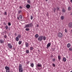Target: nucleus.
<instances>
[{
  "mask_svg": "<svg viewBox=\"0 0 72 72\" xmlns=\"http://www.w3.org/2000/svg\"><path fill=\"white\" fill-rule=\"evenodd\" d=\"M37 40L41 42L42 40H46V37L42 35H41L37 39Z\"/></svg>",
  "mask_w": 72,
  "mask_h": 72,
  "instance_id": "obj_1",
  "label": "nucleus"
},
{
  "mask_svg": "<svg viewBox=\"0 0 72 72\" xmlns=\"http://www.w3.org/2000/svg\"><path fill=\"white\" fill-rule=\"evenodd\" d=\"M33 27V24L32 23H31L30 24L25 25L24 28H29V27L30 28V27Z\"/></svg>",
  "mask_w": 72,
  "mask_h": 72,
  "instance_id": "obj_2",
  "label": "nucleus"
},
{
  "mask_svg": "<svg viewBox=\"0 0 72 72\" xmlns=\"http://www.w3.org/2000/svg\"><path fill=\"white\" fill-rule=\"evenodd\" d=\"M23 68L22 65L21 64H19V72H23Z\"/></svg>",
  "mask_w": 72,
  "mask_h": 72,
  "instance_id": "obj_3",
  "label": "nucleus"
},
{
  "mask_svg": "<svg viewBox=\"0 0 72 72\" xmlns=\"http://www.w3.org/2000/svg\"><path fill=\"white\" fill-rule=\"evenodd\" d=\"M63 36V34L60 32H59L57 33V36L59 38H62Z\"/></svg>",
  "mask_w": 72,
  "mask_h": 72,
  "instance_id": "obj_4",
  "label": "nucleus"
},
{
  "mask_svg": "<svg viewBox=\"0 0 72 72\" xmlns=\"http://www.w3.org/2000/svg\"><path fill=\"white\" fill-rule=\"evenodd\" d=\"M8 48L9 49H12V45L10 44H8Z\"/></svg>",
  "mask_w": 72,
  "mask_h": 72,
  "instance_id": "obj_5",
  "label": "nucleus"
},
{
  "mask_svg": "<svg viewBox=\"0 0 72 72\" xmlns=\"http://www.w3.org/2000/svg\"><path fill=\"white\" fill-rule=\"evenodd\" d=\"M68 26L69 28H72V23L70 22L68 24Z\"/></svg>",
  "mask_w": 72,
  "mask_h": 72,
  "instance_id": "obj_6",
  "label": "nucleus"
},
{
  "mask_svg": "<svg viewBox=\"0 0 72 72\" xmlns=\"http://www.w3.org/2000/svg\"><path fill=\"white\" fill-rule=\"evenodd\" d=\"M30 7H31V6H30V4H27L26 6V7L27 9H28L30 8Z\"/></svg>",
  "mask_w": 72,
  "mask_h": 72,
  "instance_id": "obj_7",
  "label": "nucleus"
},
{
  "mask_svg": "<svg viewBox=\"0 0 72 72\" xmlns=\"http://www.w3.org/2000/svg\"><path fill=\"white\" fill-rule=\"evenodd\" d=\"M50 45H51V43H49L47 45V48H49L50 46Z\"/></svg>",
  "mask_w": 72,
  "mask_h": 72,
  "instance_id": "obj_8",
  "label": "nucleus"
},
{
  "mask_svg": "<svg viewBox=\"0 0 72 72\" xmlns=\"http://www.w3.org/2000/svg\"><path fill=\"white\" fill-rule=\"evenodd\" d=\"M25 46L26 48H28L29 46V44L27 42H25Z\"/></svg>",
  "mask_w": 72,
  "mask_h": 72,
  "instance_id": "obj_9",
  "label": "nucleus"
},
{
  "mask_svg": "<svg viewBox=\"0 0 72 72\" xmlns=\"http://www.w3.org/2000/svg\"><path fill=\"white\" fill-rule=\"evenodd\" d=\"M5 68L6 70H10V68L8 66L5 67Z\"/></svg>",
  "mask_w": 72,
  "mask_h": 72,
  "instance_id": "obj_10",
  "label": "nucleus"
},
{
  "mask_svg": "<svg viewBox=\"0 0 72 72\" xmlns=\"http://www.w3.org/2000/svg\"><path fill=\"white\" fill-rule=\"evenodd\" d=\"M4 42V40H0V43L1 44H3Z\"/></svg>",
  "mask_w": 72,
  "mask_h": 72,
  "instance_id": "obj_11",
  "label": "nucleus"
},
{
  "mask_svg": "<svg viewBox=\"0 0 72 72\" xmlns=\"http://www.w3.org/2000/svg\"><path fill=\"white\" fill-rule=\"evenodd\" d=\"M40 64V63H39L38 64H37V67H42V65H41V64Z\"/></svg>",
  "mask_w": 72,
  "mask_h": 72,
  "instance_id": "obj_12",
  "label": "nucleus"
},
{
  "mask_svg": "<svg viewBox=\"0 0 72 72\" xmlns=\"http://www.w3.org/2000/svg\"><path fill=\"white\" fill-rule=\"evenodd\" d=\"M70 46H71V44H70L69 43H68V44L67 45V48H69Z\"/></svg>",
  "mask_w": 72,
  "mask_h": 72,
  "instance_id": "obj_13",
  "label": "nucleus"
},
{
  "mask_svg": "<svg viewBox=\"0 0 72 72\" xmlns=\"http://www.w3.org/2000/svg\"><path fill=\"white\" fill-rule=\"evenodd\" d=\"M63 60L64 62H66V58L64 57L63 58Z\"/></svg>",
  "mask_w": 72,
  "mask_h": 72,
  "instance_id": "obj_14",
  "label": "nucleus"
},
{
  "mask_svg": "<svg viewBox=\"0 0 72 72\" xmlns=\"http://www.w3.org/2000/svg\"><path fill=\"white\" fill-rule=\"evenodd\" d=\"M56 9L57 10V11H60V9H59V7H57Z\"/></svg>",
  "mask_w": 72,
  "mask_h": 72,
  "instance_id": "obj_15",
  "label": "nucleus"
},
{
  "mask_svg": "<svg viewBox=\"0 0 72 72\" xmlns=\"http://www.w3.org/2000/svg\"><path fill=\"white\" fill-rule=\"evenodd\" d=\"M15 40L17 41H19V38L17 37H16Z\"/></svg>",
  "mask_w": 72,
  "mask_h": 72,
  "instance_id": "obj_16",
  "label": "nucleus"
},
{
  "mask_svg": "<svg viewBox=\"0 0 72 72\" xmlns=\"http://www.w3.org/2000/svg\"><path fill=\"white\" fill-rule=\"evenodd\" d=\"M35 37H36V38H38V37H39V35L37 34H36L35 35Z\"/></svg>",
  "mask_w": 72,
  "mask_h": 72,
  "instance_id": "obj_17",
  "label": "nucleus"
},
{
  "mask_svg": "<svg viewBox=\"0 0 72 72\" xmlns=\"http://www.w3.org/2000/svg\"><path fill=\"white\" fill-rule=\"evenodd\" d=\"M62 13H65V12H66V10H65V9H63L62 10Z\"/></svg>",
  "mask_w": 72,
  "mask_h": 72,
  "instance_id": "obj_18",
  "label": "nucleus"
},
{
  "mask_svg": "<svg viewBox=\"0 0 72 72\" xmlns=\"http://www.w3.org/2000/svg\"><path fill=\"white\" fill-rule=\"evenodd\" d=\"M61 20H63L64 19V16H61Z\"/></svg>",
  "mask_w": 72,
  "mask_h": 72,
  "instance_id": "obj_19",
  "label": "nucleus"
},
{
  "mask_svg": "<svg viewBox=\"0 0 72 72\" xmlns=\"http://www.w3.org/2000/svg\"><path fill=\"white\" fill-rule=\"evenodd\" d=\"M58 59L59 60H60L61 59V57H60V56H58Z\"/></svg>",
  "mask_w": 72,
  "mask_h": 72,
  "instance_id": "obj_20",
  "label": "nucleus"
},
{
  "mask_svg": "<svg viewBox=\"0 0 72 72\" xmlns=\"http://www.w3.org/2000/svg\"><path fill=\"white\" fill-rule=\"evenodd\" d=\"M68 10H71V7H70V6H69L68 8Z\"/></svg>",
  "mask_w": 72,
  "mask_h": 72,
  "instance_id": "obj_21",
  "label": "nucleus"
},
{
  "mask_svg": "<svg viewBox=\"0 0 72 72\" xmlns=\"http://www.w3.org/2000/svg\"><path fill=\"white\" fill-rule=\"evenodd\" d=\"M30 28H27L25 30L27 31H30Z\"/></svg>",
  "mask_w": 72,
  "mask_h": 72,
  "instance_id": "obj_22",
  "label": "nucleus"
},
{
  "mask_svg": "<svg viewBox=\"0 0 72 72\" xmlns=\"http://www.w3.org/2000/svg\"><path fill=\"white\" fill-rule=\"evenodd\" d=\"M30 66L32 67H33L34 66V64L33 63H32L31 64Z\"/></svg>",
  "mask_w": 72,
  "mask_h": 72,
  "instance_id": "obj_23",
  "label": "nucleus"
},
{
  "mask_svg": "<svg viewBox=\"0 0 72 72\" xmlns=\"http://www.w3.org/2000/svg\"><path fill=\"white\" fill-rule=\"evenodd\" d=\"M21 12H22V11H21V10H20L18 11V13L19 14H20V13H21Z\"/></svg>",
  "mask_w": 72,
  "mask_h": 72,
  "instance_id": "obj_24",
  "label": "nucleus"
},
{
  "mask_svg": "<svg viewBox=\"0 0 72 72\" xmlns=\"http://www.w3.org/2000/svg\"><path fill=\"white\" fill-rule=\"evenodd\" d=\"M27 3H29V4H31V1H30V0H28Z\"/></svg>",
  "mask_w": 72,
  "mask_h": 72,
  "instance_id": "obj_25",
  "label": "nucleus"
},
{
  "mask_svg": "<svg viewBox=\"0 0 72 72\" xmlns=\"http://www.w3.org/2000/svg\"><path fill=\"white\" fill-rule=\"evenodd\" d=\"M33 47H30V50H33Z\"/></svg>",
  "mask_w": 72,
  "mask_h": 72,
  "instance_id": "obj_26",
  "label": "nucleus"
},
{
  "mask_svg": "<svg viewBox=\"0 0 72 72\" xmlns=\"http://www.w3.org/2000/svg\"><path fill=\"white\" fill-rule=\"evenodd\" d=\"M69 51H72V48L70 47V48L69 49Z\"/></svg>",
  "mask_w": 72,
  "mask_h": 72,
  "instance_id": "obj_27",
  "label": "nucleus"
},
{
  "mask_svg": "<svg viewBox=\"0 0 72 72\" xmlns=\"http://www.w3.org/2000/svg\"><path fill=\"white\" fill-rule=\"evenodd\" d=\"M19 17L20 18V19H22V15H19Z\"/></svg>",
  "mask_w": 72,
  "mask_h": 72,
  "instance_id": "obj_28",
  "label": "nucleus"
},
{
  "mask_svg": "<svg viewBox=\"0 0 72 72\" xmlns=\"http://www.w3.org/2000/svg\"><path fill=\"white\" fill-rule=\"evenodd\" d=\"M21 44H22V41H19V45H21Z\"/></svg>",
  "mask_w": 72,
  "mask_h": 72,
  "instance_id": "obj_29",
  "label": "nucleus"
},
{
  "mask_svg": "<svg viewBox=\"0 0 72 72\" xmlns=\"http://www.w3.org/2000/svg\"><path fill=\"white\" fill-rule=\"evenodd\" d=\"M17 37H19V38H21V35L19 34V35H18Z\"/></svg>",
  "mask_w": 72,
  "mask_h": 72,
  "instance_id": "obj_30",
  "label": "nucleus"
},
{
  "mask_svg": "<svg viewBox=\"0 0 72 72\" xmlns=\"http://www.w3.org/2000/svg\"><path fill=\"white\" fill-rule=\"evenodd\" d=\"M29 52V50H26V53H28Z\"/></svg>",
  "mask_w": 72,
  "mask_h": 72,
  "instance_id": "obj_31",
  "label": "nucleus"
},
{
  "mask_svg": "<svg viewBox=\"0 0 72 72\" xmlns=\"http://www.w3.org/2000/svg\"><path fill=\"white\" fill-rule=\"evenodd\" d=\"M53 9L54 13H55V11H56V8H54Z\"/></svg>",
  "mask_w": 72,
  "mask_h": 72,
  "instance_id": "obj_32",
  "label": "nucleus"
},
{
  "mask_svg": "<svg viewBox=\"0 0 72 72\" xmlns=\"http://www.w3.org/2000/svg\"><path fill=\"white\" fill-rule=\"evenodd\" d=\"M6 29H8V26L7 25H6L5 27Z\"/></svg>",
  "mask_w": 72,
  "mask_h": 72,
  "instance_id": "obj_33",
  "label": "nucleus"
},
{
  "mask_svg": "<svg viewBox=\"0 0 72 72\" xmlns=\"http://www.w3.org/2000/svg\"><path fill=\"white\" fill-rule=\"evenodd\" d=\"M4 15H7V13L6 12V11L4 12Z\"/></svg>",
  "mask_w": 72,
  "mask_h": 72,
  "instance_id": "obj_34",
  "label": "nucleus"
},
{
  "mask_svg": "<svg viewBox=\"0 0 72 72\" xmlns=\"http://www.w3.org/2000/svg\"><path fill=\"white\" fill-rule=\"evenodd\" d=\"M4 39H6V37H7V36H6V35H4Z\"/></svg>",
  "mask_w": 72,
  "mask_h": 72,
  "instance_id": "obj_35",
  "label": "nucleus"
},
{
  "mask_svg": "<svg viewBox=\"0 0 72 72\" xmlns=\"http://www.w3.org/2000/svg\"><path fill=\"white\" fill-rule=\"evenodd\" d=\"M6 72H10V70H7L6 71Z\"/></svg>",
  "mask_w": 72,
  "mask_h": 72,
  "instance_id": "obj_36",
  "label": "nucleus"
},
{
  "mask_svg": "<svg viewBox=\"0 0 72 72\" xmlns=\"http://www.w3.org/2000/svg\"><path fill=\"white\" fill-rule=\"evenodd\" d=\"M8 26H11V23H10V22L8 23Z\"/></svg>",
  "mask_w": 72,
  "mask_h": 72,
  "instance_id": "obj_37",
  "label": "nucleus"
},
{
  "mask_svg": "<svg viewBox=\"0 0 72 72\" xmlns=\"http://www.w3.org/2000/svg\"><path fill=\"white\" fill-rule=\"evenodd\" d=\"M52 61H53V62H55V59L53 58L52 59Z\"/></svg>",
  "mask_w": 72,
  "mask_h": 72,
  "instance_id": "obj_38",
  "label": "nucleus"
},
{
  "mask_svg": "<svg viewBox=\"0 0 72 72\" xmlns=\"http://www.w3.org/2000/svg\"><path fill=\"white\" fill-rule=\"evenodd\" d=\"M30 18H31V20H32V19H33V17H32V16L31 15L30 16Z\"/></svg>",
  "mask_w": 72,
  "mask_h": 72,
  "instance_id": "obj_39",
  "label": "nucleus"
},
{
  "mask_svg": "<svg viewBox=\"0 0 72 72\" xmlns=\"http://www.w3.org/2000/svg\"><path fill=\"white\" fill-rule=\"evenodd\" d=\"M52 65L53 67H55V64H53Z\"/></svg>",
  "mask_w": 72,
  "mask_h": 72,
  "instance_id": "obj_40",
  "label": "nucleus"
},
{
  "mask_svg": "<svg viewBox=\"0 0 72 72\" xmlns=\"http://www.w3.org/2000/svg\"><path fill=\"white\" fill-rule=\"evenodd\" d=\"M65 32H66H66H67V30L66 29H65Z\"/></svg>",
  "mask_w": 72,
  "mask_h": 72,
  "instance_id": "obj_41",
  "label": "nucleus"
},
{
  "mask_svg": "<svg viewBox=\"0 0 72 72\" xmlns=\"http://www.w3.org/2000/svg\"><path fill=\"white\" fill-rule=\"evenodd\" d=\"M52 50L53 51H55V49L54 48H53Z\"/></svg>",
  "mask_w": 72,
  "mask_h": 72,
  "instance_id": "obj_42",
  "label": "nucleus"
},
{
  "mask_svg": "<svg viewBox=\"0 0 72 72\" xmlns=\"http://www.w3.org/2000/svg\"><path fill=\"white\" fill-rule=\"evenodd\" d=\"M37 27H39V25L38 24H37Z\"/></svg>",
  "mask_w": 72,
  "mask_h": 72,
  "instance_id": "obj_43",
  "label": "nucleus"
},
{
  "mask_svg": "<svg viewBox=\"0 0 72 72\" xmlns=\"http://www.w3.org/2000/svg\"><path fill=\"white\" fill-rule=\"evenodd\" d=\"M17 19H18V20H19V17H17Z\"/></svg>",
  "mask_w": 72,
  "mask_h": 72,
  "instance_id": "obj_44",
  "label": "nucleus"
},
{
  "mask_svg": "<svg viewBox=\"0 0 72 72\" xmlns=\"http://www.w3.org/2000/svg\"><path fill=\"white\" fill-rule=\"evenodd\" d=\"M3 24H4L5 25H6V23H5V22H3Z\"/></svg>",
  "mask_w": 72,
  "mask_h": 72,
  "instance_id": "obj_45",
  "label": "nucleus"
},
{
  "mask_svg": "<svg viewBox=\"0 0 72 72\" xmlns=\"http://www.w3.org/2000/svg\"><path fill=\"white\" fill-rule=\"evenodd\" d=\"M19 8H20V9H22V7L21 6H20L19 7Z\"/></svg>",
  "mask_w": 72,
  "mask_h": 72,
  "instance_id": "obj_46",
  "label": "nucleus"
},
{
  "mask_svg": "<svg viewBox=\"0 0 72 72\" xmlns=\"http://www.w3.org/2000/svg\"><path fill=\"white\" fill-rule=\"evenodd\" d=\"M15 36H17V33H15Z\"/></svg>",
  "mask_w": 72,
  "mask_h": 72,
  "instance_id": "obj_47",
  "label": "nucleus"
},
{
  "mask_svg": "<svg viewBox=\"0 0 72 72\" xmlns=\"http://www.w3.org/2000/svg\"><path fill=\"white\" fill-rule=\"evenodd\" d=\"M70 2H71V3H72V0H70Z\"/></svg>",
  "mask_w": 72,
  "mask_h": 72,
  "instance_id": "obj_48",
  "label": "nucleus"
},
{
  "mask_svg": "<svg viewBox=\"0 0 72 72\" xmlns=\"http://www.w3.org/2000/svg\"><path fill=\"white\" fill-rule=\"evenodd\" d=\"M28 63L29 64V63H30V61H28Z\"/></svg>",
  "mask_w": 72,
  "mask_h": 72,
  "instance_id": "obj_49",
  "label": "nucleus"
},
{
  "mask_svg": "<svg viewBox=\"0 0 72 72\" xmlns=\"http://www.w3.org/2000/svg\"><path fill=\"white\" fill-rule=\"evenodd\" d=\"M70 14H71V15H72V13H71Z\"/></svg>",
  "mask_w": 72,
  "mask_h": 72,
  "instance_id": "obj_50",
  "label": "nucleus"
},
{
  "mask_svg": "<svg viewBox=\"0 0 72 72\" xmlns=\"http://www.w3.org/2000/svg\"><path fill=\"white\" fill-rule=\"evenodd\" d=\"M46 1H47L48 0H45Z\"/></svg>",
  "mask_w": 72,
  "mask_h": 72,
  "instance_id": "obj_51",
  "label": "nucleus"
},
{
  "mask_svg": "<svg viewBox=\"0 0 72 72\" xmlns=\"http://www.w3.org/2000/svg\"><path fill=\"white\" fill-rule=\"evenodd\" d=\"M66 58H68V56H67V57H66Z\"/></svg>",
  "mask_w": 72,
  "mask_h": 72,
  "instance_id": "obj_52",
  "label": "nucleus"
}]
</instances>
